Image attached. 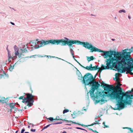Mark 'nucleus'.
<instances>
[{
    "label": "nucleus",
    "mask_w": 133,
    "mask_h": 133,
    "mask_svg": "<svg viewBox=\"0 0 133 133\" xmlns=\"http://www.w3.org/2000/svg\"><path fill=\"white\" fill-rule=\"evenodd\" d=\"M105 85L108 86H107L105 85L103 86L104 90L107 92L106 93L103 91L102 92H100L99 97H100V98L98 100L97 102H99L101 101V104H103L107 101L108 100L106 99L107 97L110 98L112 99H115L117 102L116 104H119V101H122L123 100L122 96H123L125 93L122 91L121 87L117 89V90H115L114 91L113 88H111L113 87L112 85H109L106 84H105Z\"/></svg>",
    "instance_id": "nucleus-1"
},
{
    "label": "nucleus",
    "mask_w": 133,
    "mask_h": 133,
    "mask_svg": "<svg viewBox=\"0 0 133 133\" xmlns=\"http://www.w3.org/2000/svg\"><path fill=\"white\" fill-rule=\"evenodd\" d=\"M59 44L61 45H66V44L69 47H72L73 48V46H72L73 44H77V45H83L85 48L90 50V52H93V51L98 52H102L103 50L99 49L96 48L95 46H93L91 43H89L88 42H83L77 40H70L69 41H66L64 39H59Z\"/></svg>",
    "instance_id": "nucleus-2"
},
{
    "label": "nucleus",
    "mask_w": 133,
    "mask_h": 133,
    "mask_svg": "<svg viewBox=\"0 0 133 133\" xmlns=\"http://www.w3.org/2000/svg\"><path fill=\"white\" fill-rule=\"evenodd\" d=\"M101 54V56H103L104 58H106L108 57L109 54L111 55H114V57L116 58H120V59H125L130 58V55L131 52H133V47H131V48L129 49L127 48L124 50H123L121 52H116L114 51H103Z\"/></svg>",
    "instance_id": "nucleus-3"
},
{
    "label": "nucleus",
    "mask_w": 133,
    "mask_h": 133,
    "mask_svg": "<svg viewBox=\"0 0 133 133\" xmlns=\"http://www.w3.org/2000/svg\"><path fill=\"white\" fill-rule=\"evenodd\" d=\"M130 93L131 92L129 90L125 92V95L122 96V101H119V104H116L115 107L112 108L114 110H120L124 108L125 105H131L132 102V99L133 95H129Z\"/></svg>",
    "instance_id": "nucleus-4"
},
{
    "label": "nucleus",
    "mask_w": 133,
    "mask_h": 133,
    "mask_svg": "<svg viewBox=\"0 0 133 133\" xmlns=\"http://www.w3.org/2000/svg\"><path fill=\"white\" fill-rule=\"evenodd\" d=\"M89 85V86H91V90L89 91L90 94V96L91 97H94L96 98V102L97 103H98V102H97L98 101V100L100 98V97H99V93L100 92H102V91H104V90L101 91L100 92H99L98 94V91H97V93L96 94H97L96 96H95L94 94L95 91V90L98 89L99 87L100 86V84L98 83H97L95 81H93ZM96 93H97V92H96Z\"/></svg>",
    "instance_id": "nucleus-5"
},
{
    "label": "nucleus",
    "mask_w": 133,
    "mask_h": 133,
    "mask_svg": "<svg viewBox=\"0 0 133 133\" xmlns=\"http://www.w3.org/2000/svg\"><path fill=\"white\" fill-rule=\"evenodd\" d=\"M108 57H109V59H107L106 64L107 66H104L103 64H102L101 66V70H98V71L101 72L104 69H109L110 68H112L114 67L115 68L114 66H116L115 64V61H113V57L111 55V54H109V56Z\"/></svg>",
    "instance_id": "nucleus-6"
},
{
    "label": "nucleus",
    "mask_w": 133,
    "mask_h": 133,
    "mask_svg": "<svg viewBox=\"0 0 133 133\" xmlns=\"http://www.w3.org/2000/svg\"><path fill=\"white\" fill-rule=\"evenodd\" d=\"M113 61H115V64L116 66L118 64H120L122 65L123 66L126 67L127 65L128 66L127 70L129 72H130L133 70V67H131L132 65L130 66L128 65V61L126 60L125 59H120V58H116L115 57H113Z\"/></svg>",
    "instance_id": "nucleus-7"
},
{
    "label": "nucleus",
    "mask_w": 133,
    "mask_h": 133,
    "mask_svg": "<svg viewBox=\"0 0 133 133\" xmlns=\"http://www.w3.org/2000/svg\"><path fill=\"white\" fill-rule=\"evenodd\" d=\"M42 42L39 41L37 42V44H39L37 46H36V49H38L39 48L44 46L45 45L48 44H49L51 43L53 44L58 45L59 44V39H50L48 41H45L44 40H42Z\"/></svg>",
    "instance_id": "nucleus-8"
},
{
    "label": "nucleus",
    "mask_w": 133,
    "mask_h": 133,
    "mask_svg": "<svg viewBox=\"0 0 133 133\" xmlns=\"http://www.w3.org/2000/svg\"><path fill=\"white\" fill-rule=\"evenodd\" d=\"M96 75L97 74H96L94 77H93L92 75L89 73H87L85 75L84 78L85 79H87L86 80L84 79H83L82 82L85 84V88L87 89V88L86 86L89 84L90 83H91V82L94 81V79L96 78Z\"/></svg>",
    "instance_id": "nucleus-9"
},
{
    "label": "nucleus",
    "mask_w": 133,
    "mask_h": 133,
    "mask_svg": "<svg viewBox=\"0 0 133 133\" xmlns=\"http://www.w3.org/2000/svg\"><path fill=\"white\" fill-rule=\"evenodd\" d=\"M27 97L25 98H27L28 99V101L30 102V104L31 105L33 104V103L34 102V100L33 99V97L34 96L32 95L31 94L29 93L26 94Z\"/></svg>",
    "instance_id": "nucleus-10"
},
{
    "label": "nucleus",
    "mask_w": 133,
    "mask_h": 133,
    "mask_svg": "<svg viewBox=\"0 0 133 133\" xmlns=\"http://www.w3.org/2000/svg\"><path fill=\"white\" fill-rule=\"evenodd\" d=\"M28 48L27 45H23L22 47H21V50L22 53L28 52L27 48Z\"/></svg>",
    "instance_id": "nucleus-11"
},
{
    "label": "nucleus",
    "mask_w": 133,
    "mask_h": 133,
    "mask_svg": "<svg viewBox=\"0 0 133 133\" xmlns=\"http://www.w3.org/2000/svg\"><path fill=\"white\" fill-rule=\"evenodd\" d=\"M0 102L2 103L3 104L4 103H5L6 104H7L6 102L5 101L7 100V101H8L9 100L8 98H5L4 97H0Z\"/></svg>",
    "instance_id": "nucleus-12"
},
{
    "label": "nucleus",
    "mask_w": 133,
    "mask_h": 133,
    "mask_svg": "<svg viewBox=\"0 0 133 133\" xmlns=\"http://www.w3.org/2000/svg\"><path fill=\"white\" fill-rule=\"evenodd\" d=\"M126 60L128 61V65L130 66L133 65V58H130Z\"/></svg>",
    "instance_id": "nucleus-13"
},
{
    "label": "nucleus",
    "mask_w": 133,
    "mask_h": 133,
    "mask_svg": "<svg viewBox=\"0 0 133 133\" xmlns=\"http://www.w3.org/2000/svg\"><path fill=\"white\" fill-rule=\"evenodd\" d=\"M22 100V102L23 103H27V105L29 106V107L31 106V105L30 104V102L28 101V99L27 98H23Z\"/></svg>",
    "instance_id": "nucleus-14"
},
{
    "label": "nucleus",
    "mask_w": 133,
    "mask_h": 133,
    "mask_svg": "<svg viewBox=\"0 0 133 133\" xmlns=\"http://www.w3.org/2000/svg\"><path fill=\"white\" fill-rule=\"evenodd\" d=\"M15 103H10L9 104L8 103H7L6 104L8 105H9L11 108L10 110V112H11L12 111L11 110L12 109L16 108L15 107Z\"/></svg>",
    "instance_id": "nucleus-15"
},
{
    "label": "nucleus",
    "mask_w": 133,
    "mask_h": 133,
    "mask_svg": "<svg viewBox=\"0 0 133 133\" xmlns=\"http://www.w3.org/2000/svg\"><path fill=\"white\" fill-rule=\"evenodd\" d=\"M122 66V67L121 68V69H120V72L121 73H123L125 72L126 71H128V67H127L126 66V67H124V68Z\"/></svg>",
    "instance_id": "nucleus-16"
},
{
    "label": "nucleus",
    "mask_w": 133,
    "mask_h": 133,
    "mask_svg": "<svg viewBox=\"0 0 133 133\" xmlns=\"http://www.w3.org/2000/svg\"><path fill=\"white\" fill-rule=\"evenodd\" d=\"M14 48L15 51V55L16 56L19 54L18 49V47L16 45H15Z\"/></svg>",
    "instance_id": "nucleus-17"
},
{
    "label": "nucleus",
    "mask_w": 133,
    "mask_h": 133,
    "mask_svg": "<svg viewBox=\"0 0 133 133\" xmlns=\"http://www.w3.org/2000/svg\"><path fill=\"white\" fill-rule=\"evenodd\" d=\"M77 74L78 75V79H79L82 80V81L83 80V79H84L85 80V78H84V76L83 77L82 74L79 71H78V72H77Z\"/></svg>",
    "instance_id": "nucleus-18"
},
{
    "label": "nucleus",
    "mask_w": 133,
    "mask_h": 133,
    "mask_svg": "<svg viewBox=\"0 0 133 133\" xmlns=\"http://www.w3.org/2000/svg\"><path fill=\"white\" fill-rule=\"evenodd\" d=\"M87 60L88 62L93 60L95 59L93 56H91L90 57L87 56Z\"/></svg>",
    "instance_id": "nucleus-19"
},
{
    "label": "nucleus",
    "mask_w": 133,
    "mask_h": 133,
    "mask_svg": "<svg viewBox=\"0 0 133 133\" xmlns=\"http://www.w3.org/2000/svg\"><path fill=\"white\" fill-rule=\"evenodd\" d=\"M16 63H15L13 66H12L10 64L9 68V69L10 71H12V70L14 68V67L16 64Z\"/></svg>",
    "instance_id": "nucleus-20"
},
{
    "label": "nucleus",
    "mask_w": 133,
    "mask_h": 133,
    "mask_svg": "<svg viewBox=\"0 0 133 133\" xmlns=\"http://www.w3.org/2000/svg\"><path fill=\"white\" fill-rule=\"evenodd\" d=\"M98 65H96L95 66L92 67L91 68V71L95 70L98 69H99V68H98Z\"/></svg>",
    "instance_id": "nucleus-21"
},
{
    "label": "nucleus",
    "mask_w": 133,
    "mask_h": 133,
    "mask_svg": "<svg viewBox=\"0 0 133 133\" xmlns=\"http://www.w3.org/2000/svg\"><path fill=\"white\" fill-rule=\"evenodd\" d=\"M73 113L74 115H75V116H77L78 115H79V114H80V113H77V112H75V111H74V112H73ZM73 115L72 114H71V116H72V118H75L76 117V116H74V117H73Z\"/></svg>",
    "instance_id": "nucleus-22"
},
{
    "label": "nucleus",
    "mask_w": 133,
    "mask_h": 133,
    "mask_svg": "<svg viewBox=\"0 0 133 133\" xmlns=\"http://www.w3.org/2000/svg\"><path fill=\"white\" fill-rule=\"evenodd\" d=\"M70 48V53L72 55L73 58L75 57L74 56V51L72 49V47H69Z\"/></svg>",
    "instance_id": "nucleus-23"
},
{
    "label": "nucleus",
    "mask_w": 133,
    "mask_h": 133,
    "mask_svg": "<svg viewBox=\"0 0 133 133\" xmlns=\"http://www.w3.org/2000/svg\"><path fill=\"white\" fill-rule=\"evenodd\" d=\"M98 124V123H95V122H94L93 123H92V124H90V125H84L82 124V126H85V127H87L88 126H93L94 125L96 124Z\"/></svg>",
    "instance_id": "nucleus-24"
},
{
    "label": "nucleus",
    "mask_w": 133,
    "mask_h": 133,
    "mask_svg": "<svg viewBox=\"0 0 133 133\" xmlns=\"http://www.w3.org/2000/svg\"><path fill=\"white\" fill-rule=\"evenodd\" d=\"M98 124V123H95V122H94L93 123H92V124H90V125H84L82 124V126H85V127H87L88 126H93L94 125L96 124Z\"/></svg>",
    "instance_id": "nucleus-25"
},
{
    "label": "nucleus",
    "mask_w": 133,
    "mask_h": 133,
    "mask_svg": "<svg viewBox=\"0 0 133 133\" xmlns=\"http://www.w3.org/2000/svg\"><path fill=\"white\" fill-rule=\"evenodd\" d=\"M68 121L69 122H72L73 123H74V124H78V125H79L82 126V124H79V123L76 122H72V121Z\"/></svg>",
    "instance_id": "nucleus-26"
},
{
    "label": "nucleus",
    "mask_w": 133,
    "mask_h": 133,
    "mask_svg": "<svg viewBox=\"0 0 133 133\" xmlns=\"http://www.w3.org/2000/svg\"><path fill=\"white\" fill-rule=\"evenodd\" d=\"M122 85V84L120 83L118 84L115 87L117 89L118 88L121 87H120Z\"/></svg>",
    "instance_id": "nucleus-27"
},
{
    "label": "nucleus",
    "mask_w": 133,
    "mask_h": 133,
    "mask_svg": "<svg viewBox=\"0 0 133 133\" xmlns=\"http://www.w3.org/2000/svg\"><path fill=\"white\" fill-rule=\"evenodd\" d=\"M83 68H85L86 69L89 70H90L91 71V69L89 67V66H87L86 67H85L84 66H83Z\"/></svg>",
    "instance_id": "nucleus-28"
},
{
    "label": "nucleus",
    "mask_w": 133,
    "mask_h": 133,
    "mask_svg": "<svg viewBox=\"0 0 133 133\" xmlns=\"http://www.w3.org/2000/svg\"><path fill=\"white\" fill-rule=\"evenodd\" d=\"M122 12H123L124 13H125L126 12V11L124 9L120 10L119 11V13H121Z\"/></svg>",
    "instance_id": "nucleus-29"
},
{
    "label": "nucleus",
    "mask_w": 133,
    "mask_h": 133,
    "mask_svg": "<svg viewBox=\"0 0 133 133\" xmlns=\"http://www.w3.org/2000/svg\"><path fill=\"white\" fill-rule=\"evenodd\" d=\"M51 125V124H49L47 125L46 126L44 127H43L42 128V130H43L44 129H45L46 128H47L48 127H49Z\"/></svg>",
    "instance_id": "nucleus-30"
},
{
    "label": "nucleus",
    "mask_w": 133,
    "mask_h": 133,
    "mask_svg": "<svg viewBox=\"0 0 133 133\" xmlns=\"http://www.w3.org/2000/svg\"><path fill=\"white\" fill-rule=\"evenodd\" d=\"M69 110L67 109H65L63 111V113L64 114L66 113L69 112Z\"/></svg>",
    "instance_id": "nucleus-31"
},
{
    "label": "nucleus",
    "mask_w": 133,
    "mask_h": 133,
    "mask_svg": "<svg viewBox=\"0 0 133 133\" xmlns=\"http://www.w3.org/2000/svg\"><path fill=\"white\" fill-rule=\"evenodd\" d=\"M76 128L77 129H80V130H85V131L86 132H87V130H85V129H84L82 128H80V127H76Z\"/></svg>",
    "instance_id": "nucleus-32"
},
{
    "label": "nucleus",
    "mask_w": 133,
    "mask_h": 133,
    "mask_svg": "<svg viewBox=\"0 0 133 133\" xmlns=\"http://www.w3.org/2000/svg\"><path fill=\"white\" fill-rule=\"evenodd\" d=\"M62 123V122H56V123H52V124H51V125H54V124H61Z\"/></svg>",
    "instance_id": "nucleus-33"
},
{
    "label": "nucleus",
    "mask_w": 133,
    "mask_h": 133,
    "mask_svg": "<svg viewBox=\"0 0 133 133\" xmlns=\"http://www.w3.org/2000/svg\"><path fill=\"white\" fill-rule=\"evenodd\" d=\"M50 121H52L54 120V119L53 117H50L48 118Z\"/></svg>",
    "instance_id": "nucleus-34"
},
{
    "label": "nucleus",
    "mask_w": 133,
    "mask_h": 133,
    "mask_svg": "<svg viewBox=\"0 0 133 133\" xmlns=\"http://www.w3.org/2000/svg\"><path fill=\"white\" fill-rule=\"evenodd\" d=\"M105 122H104L103 123V124L104 125V128H108L109 127V126L106 125H105Z\"/></svg>",
    "instance_id": "nucleus-35"
},
{
    "label": "nucleus",
    "mask_w": 133,
    "mask_h": 133,
    "mask_svg": "<svg viewBox=\"0 0 133 133\" xmlns=\"http://www.w3.org/2000/svg\"><path fill=\"white\" fill-rule=\"evenodd\" d=\"M118 75V73H116L115 75V78H114V79L115 80V79H117L118 78L117 76Z\"/></svg>",
    "instance_id": "nucleus-36"
},
{
    "label": "nucleus",
    "mask_w": 133,
    "mask_h": 133,
    "mask_svg": "<svg viewBox=\"0 0 133 133\" xmlns=\"http://www.w3.org/2000/svg\"><path fill=\"white\" fill-rule=\"evenodd\" d=\"M22 55V53H19V54L17 55V56H18V57L20 58L21 57Z\"/></svg>",
    "instance_id": "nucleus-37"
},
{
    "label": "nucleus",
    "mask_w": 133,
    "mask_h": 133,
    "mask_svg": "<svg viewBox=\"0 0 133 133\" xmlns=\"http://www.w3.org/2000/svg\"><path fill=\"white\" fill-rule=\"evenodd\" d=\"M59 117H56L55 119H54V120H62L61 119H59Z\"/></svg>",
    "instance_id": "nucleus-38"
},
{
    "label": "nucleus",
    "mask_w": 133,
    "mask_h": 133,
    "mask_svg": "<svg viewBox=\"0 0 133 133\" xmlns=\"http://www.w3.org/2000/svg\"><path fill=\"white\" fill-rule=\"evenodd\" d=\"M8 58H9H9H12L11 56V54H10V52H8Z\"/></svg>",
    "instance_id": "nucleus-39"
},
{
    "label": "nucleus",
    "mask_w": 133,
    "mask_h": 133,
    "mask_svg": "<svg viewBox=\"0 0 133 133\" xmlns=\"http://www.w3.org/2000/svg\"><path fill=\"white\" fill-rule=\"evenodd\" d=\"M45 56H46L47 57H50V58H55V57H56L55 56H46V55H45Z\"/></svg>",
    "instance_id": "nucleus-40"
},
{
    "label": "nucleus",
    "mask_w": 133,
    "mask_h": 133,
    "mask_svg": "<svg viewBox=\"0 0 133 133\" xmlns=\"http://www.w3.org/2000/svg\"><path fill=\"white\" fill-rule=\"evenodd\" d=\"M24 98V96H22L19 97V99H23V98Z\"/></svg>",
    "instance_id": "nucleus-41"
},
{
    "label": "nucleus",
    "mask_w": 133,
    "mask_h": 133,
    "mask_svg": "<svg viewBox=\"0 0 133 133\" xmlns=\"http://www.w3.org/2000/svg\"><path fill=\"white\" fill-rule=\"evenodd\" d=\"M95 122H96L95 123H98V124H100V123H98V122H99V120H95Z\"/></svg>",
    "instance_id": "nucleus-42"
},
{
    "label": "nucleus",
    "mask_w": 133,
    "mask_h": 133,
    "mask_svg": "<svg viewBox=\"0 0 133 133\" xmlns=\"http://www.w3.org/2000/svg\"><path fill=\"white\" fill-rule=\"evenodd\" d=\"M25 130L24 129H23L21 131V133H24V132L25 131Z\"/></svg>",
    "instance_id": "nucleus-43"
},
{
    "label": "nucleus",
    "mask_w": 133,
    "mask_h": 133,
    "mask_svg": "<svg viewBox=\"0 0 133 133\" xmlns=\"http://www.w3.org/2000/svg\"><path fill=\"white\" fill-rule=\"evenodd\" d=\"M11 58L12 59H13V57H12V58H9V57L8 58V61H9V62H11Z\"/></svg>",
    "instance_id": "nucleus-44"
},
{
    "label": "nucleus",
    "mask_w": 133,
    "mask_h": 133,
    "mask_svg": "<svg viewBox=\"0 0 133 133\" xmlns=\"http://www.w3.org/2000/svg\"><path fill=\"white\" fill-rule=\"evenodd\" d=\"M36 130L35 129H31L30 130H31V132H34Z\"/></svg>",
    "instance_id": "nucleus-45"
},
{
    "label": "nucleus",
    "mask_w": 133,
    "mask_h": 133,
    "mask_svg": "<svg viewBox=\"0 0 133 133\" xmlns=\"http://www.w3.org/2000/svg\"><path fill=\"white\" fill-rule=\"evenodd\" d=\"M15 109H16V110H17L18 111H22V110H23V109H22V110L21 109V110H19L18 109V108H15Z\"/></svg>",
    "instance_id": "nucleus-46"
},
{
    "label": "nucleus",
    "mask_w": 133,
    "mask_h": 133,
    "mask_svg": "<svg viewBox=\"0 0 133 133\" xmlns=\"http://www.w3.org/2000/svg\"><path fill=\"white\" fill-rule=\"evenodd\" d=\"M36 56H37L36 55H32V56H30V57L31 58V57H34V58H35V57Z\"/></svg>",
    "instance_id": "nucleus-47"
},
{
    "label": "nucleus",
    "mask_w": 133,
    "mask_h": 133,
    "mask_svg": "<svg viewBox=\"0 0 133 133\" xmlns=\"http://www.w3.org/2000/svg\"><path fill=\"white\" fill-rule=\"evenodd\" d=\"M64 38L66 40H65L66 41H69V40H70L69 39L67 38L66 37H64Z\"/></svg>",
    "instance_id": "nucleus-48"
},
{
    "label": "nucleus",
    "mask_w": 133,
    "mask_h": 133,
    "mask_svg": "<svg viewBox=\"0 0 133 133\" xmlns=\"http://www.w3.org/2000/svg\"><path fill=\"white\" fill-rule=\"evenodd\" d=\"M10 23L13 25H15V24L13 22H10Z\"/></svg>",
    "instance_id": "nucleus-49"
},
{
    "label": "nucleus",
    "mask_w": 133,
    "mask_h": 133,
    "mask_svg": "<svg viewBox=\"0 0 133 133\" xmlns=\"http://www.w3.org/2000/svg\"><path fill=\"white\" fill-rule=\"evenodd\" d=\"M8 45L6 48V49L7 51H8V52H10L9 50H8Z\"/></svg>",
    "instance_id": "nucleus-50"
},
{
    "label": "nucleus",
    "mask_w": 133,
    "mask_h": 133,
    "mask_svg": "<svg viewBox=\"0 0 133 133\" xmlns=\"http://www.w3.org/2000/svg\"><path fill=\"white\" fill-rule=\"evenodd\" d=\"M98 116H96L95 118V120H97V118H98Z\"/></svg>",
    "instance_id": "nucleus-51"
},
{
    "label": "nucleus",
    "mask_w": 133,
    "mask_h": 133,
    "mask_svg": "<svg viewBox=\"0 0 133 133\" xmlns=\"http://www.w3.org/2000/svg\"><path fill=\"white\" fill-rule=\"evenodd\" d=\"M77 63L79 64V65L81 66V67H82L83 68V66L80 63H79L78 62H77Z\"/></svg>",
    "instance_id": "nucleus-52"
},
{
    "label": "nucleus",
    "mask_w": 133,
    "mask_h": 133,
    "mask_svg": "<svg viewBox=\"0 0 133 133\" xmlns=\"http://www.w3.org/2000/svg\"><path fill=\"white\" fill-rule=\"evenodd\" d=\"M92 64H90V65L89 66V67H90V68L91 69V68L92 67Z\"/></svg>",
    "instance_id": "nucleus-53"
},
{
    "label": "nucleus",
    "mask_w": 133,
    "mask_h": 133,
    "mask_svg": "<svg viewBox=\"0 0 133 133\" xmlns=\"http://www.w3.org/2000/svg\"><path fill=\"white\" fill-rule=\"evenodd\" d=\"M129 129L130 130V131L131 132H133V130H132L131 129V128H129Z\"/></svg>",
    "instance_id": "nucleus-54"
},
{
    "label": "nucleus",
    "mask_w": 133,
    "mask_h": 133,
    "mask_svg": "<svg viewBox=\"0 0 133 133\" xmlns=\"http://www.w3.org/2000/svg\"><path fill=\"white\" fill-rule=\"evenodd\" d=\"M93 132H94L96 133H99L98 132H97L96 130H94V131H93Z\"/></svg>",
    "instance_id": "nucleus-55"
},
{
    "label": "nucleus",
    "mask_w": 133,
    "mask_h": 133,
    "mask_svg": "<svg viewBox=\"0 0 133 133\" xmlns=\"http://www.w3.org/2000/svg\"><path fill=\"white\" fill-rule=\"evenodd\" d=\"M131 93H133V88H132L131 91H130Z\"/></svg>",
    "instance_id": "nucleus-56"
},
{
    "label": "nucleus",
    "mask_w": 133,
    "mask_h": 133,
    "mask_svg": "<svg viewBox=\"0 0 133 133\" xmlns=\"http://www.w3.org/2000/svg\"><path fill=\"white\" fill-rule=\"evenodd\" d=\"M89 130H90L91 131H92L93 132L94 131V130H93L92 129H90V128H89Z\"/></svg>",
    "instance_id": "nucleus-57"
},
{
    "label": "nucleus",
    "mask_w": 133,
    "mask_h": 133,
    "mask_svg": "<svg viewBox=\"0 0 133 133\" xmlns=\"http://www.w3.org/2000/svg\"><path fill=\"white\" fill-rule=\"evenodd\" d=\"M38 39H36V42H35V44H36V41H38Z\"/></svg>",
    "instance_id": "nucleus-58"
},
{
    "label": "nucleus",
    "mask_w": 133,
    "mask_h": 133,
    "mask_svg": "<svg viewBox=\"0 0 133 133\" xmlns=\"http://www.w3.org/2000/svg\"><path fill=\"white\" fill-rule=\"evenodd\" d=\"M129 73L130 74H131V75H133V73L131 72H129Z\"/></svg>",
    "instance_id": "nucleus-59"
},
{
    "label": "nucleus",
    "mask_w": 133,
    "mask_h": 133,
    "mask_svg": "<svg viewBox=\"0 0 133 133\" xmlns=\"http://www.w3.org/2000/svg\"><path fill=\"white\" fill-rule=\"evenodd\" d=\"M85 107H84L83 108V109L84 110H86V109H85Z\"/></svg>",
    "instance_id": "nucleus-60"
},
{
    "label": "nucleus",
    "mask_w": 133,
    "mask_h": 133,
    "mask_svg": "<svg viewBox=\"0 0 133 133\" xmlns=\"http://www.w3.org/2000/svg\"><path fill=\"white\" fill-rule=\"evenodd\" d=\"M62 120L63 121H68V122H69L68 121H67L65 119H63L62 120Z\"/></svg>",
    "instance_id": "nucleus-61"
},
{
    "label": "nucleus",
    "mask_w": 133,
    "mask_h": 133,
    "mask_svg": "<svg viewBox=\"0 0 133 133\" xmlns=\"http://www.w3.org/2000/svg\"><path fill=\"white\" fill-rule=\"evenodd\" d=\"M128 17L129 19H130L131 18V17L130 16H128Z\"/></svg>",
    "instance_id": "nucleus-62"
},
{
    "label": "nucleus",
    "mask_w": 133,
    "mask_h": 133,
    "mask_svg": "<svg viewBox=\"0 0 133 133\" xmlns=\"http://www.w3.org/2000/svg\"><path fill=\"white\" fill-rule=\"evenodd\" d=\"M62 133H67L65 131H64Z\"/></svg>",
    "instance_id": "nucleus-63"
},
{
    "label": "nucleus",
    "mask_w": 133,
    "mask_h": 133,
    "mask_svg": "<svg viewBox=\"0 0 133 133\" xmlns=\"http://www.w3.org/2000/svg\"><path fill=\"white\" fill-rule=\"evenodd\" d=\"M18 130H17L16 131L15 133H18Z\"/></svg>",
    "instance_id": "nucleus-64"
}]
</instances>
